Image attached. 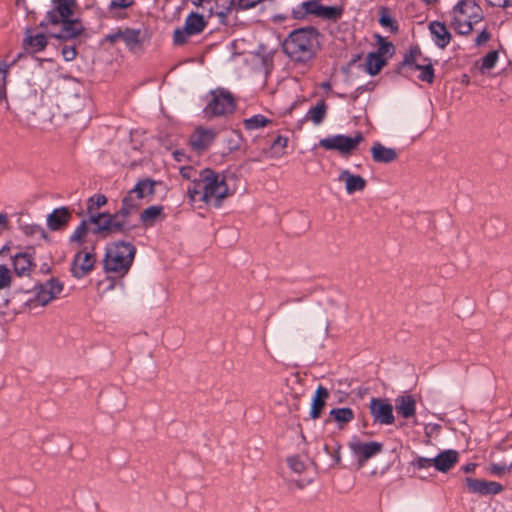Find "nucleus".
Listing matches in <instances>:
<instances>
[{"label":"nucleus","mask_w":512,"mask_h":512,"mask_svg":"<svg viewBox=\"0 0 512 512\" xmlns=\"http://www.w3.org/2000/svg\"><path fill=\"white\" fill-rule=\"evenodd\" d=\"M395 409L403 418L413 417L416 413V400L412 395H399L395 399Z\"/></svg>","instance_id":"20"},{"label":"nucleus","mask_w":512,"mask_h":512,"mask_svg":"<svg viewBox=\"0 0 512 512\" xmlns=\"http://www.w3.org/2000/svg\"><path fill=\"white\" fill-rule=\"evenodd\" d=\"M192 203L198 201L214 208H220L224 199V177L220 178L213 170L204 169L194 180L192 187L187 189Z\"/></svg>","instance_id":"1"},{"label":"nucleus","mask_w":512,"mask_h":512,"mask_svg":"<svg viewBox=\"0 0 512 512\" xmlns=\"http://www.w3.org/2000/svg\"><path fill=\"white\" fill-rule=\"evenodd\" d=\"M271 123H272V120L266 118L262 114L253 115L252 117L244 119V121H243L244 128L247 131H253V130L260 129V128H264L268 124H271Z\"/></svg>","instance_id":"32"},{"label":"nucleus","mask_w":512,"mask_h":512,"mask_svg":"<svg viewBox=\"0 0 512 512\" xmlns=\"http://www.w3.org/2000/svg\"><path fill=\"white\" fill-rule=\"evenodd\" d=\"M327 109L325 101L320 100L307 111L305 120L311 121L314 125H320L326 118Z\"/></svg>","instance_id":"27"},{"label":"nucleus","mask_w":512,"mask_h":512,"mask_svg":"<svg viewBox=\"0 0 512 512\" xmlns=\"http://www.w3.org/2000/svg\"><path fill=\"white\" fill-rule=\"evenodd\" d=\"M465 485L469 492L480 496L496 495L503 490V486L495 481H486L467 477Z\"/></svg>","instance_id":"14"},{"label":"nucleus","mask_w":512,"mask_h":512,"mask_svg":"<svg viewBox=\"0 0 512 512\" xmlns=\"http://www.w3.org/2000/svg\"><path fill=\"white\" fill-rule=\"evenodd\" d=\"M363 139L361 132H356L353 137L337 134L320 139L319 146L325 150L338 151L346 155L355 150Z\"/></svg>","instance_id":"5"},{"label":"nucleus","mask_w":512,"mask_h":512,"mask_svg":"<svg viewBox=\"0 0 512 512\" xmlns=\"http://www.w3.org/2000/svg\"><path fill=\"white\" fill-rule=\"evenodd\" d=\"M243 144V138L241 134L234 129L226 130V148L229 151L239 149Z\"/></svg>","instance_id":"34"},{"label":"nucleus","mask_w":512,"mask_h":512,"mask_svg":"<svg viewBox=\"0 0 512 512\" xmlns=\"http://www.w3.org/2000/svg\"><path fill=\"white\" fill-rule=\"evenodd\" d=\"M53 9L47 14V23L52 25H58L61 20L70 18L76 8V0H52ZM44 26V23H42Z\"/></svg>","instance_id":"12"},{"label":"nucleus","mask_w":512,"mask_h":512,"mask_svg":"<svg viewBox=\"0 0 512 512\" xmlns=\"http://www.w3.org/2000/svg\"><path fill=\"white\" fill-rule=\"evenodd\" d=\"M319 48V32L314 27L292 31L283 43L284 53L294 62L307 63Z\"/></svg>","instance_id":"2"},{"label":"nucleus","mask_w":512,"mask_h":512,"mask_svg":"<svg viewBox=\"0 0 512 512\" xmlns=\"http://www.w3.org/2000/svg\"><path fill=\"white\" fill-rule=\"evenodd\" d=\"M62 55L66 61H72L76 57V50L74 47H64Z\"/></svg>","instance_id":"51"},{"label":"nucleus","mask_w":512,"mask_h":512,"mask_svg":"<svg viewBox=\"0 0 512 512\" xmlns=\"http://www.w3.org/2000/svg\"><path fill=\"white\" fill-rule=\"evenodd\" d=\"M173 155H174L175 159L179 162L183 161V158L185 157V154L181 151H175L173 153Z\"/></svg>","instance_id":"62"},{"label":"nucleus","mask_w":512,"mask_h":512,"mask_svg":"<svg viewBox=\"0 0 512 512\" xmlns=\"http://www.w3.org/2000/svg\"><path fill=\"white\" fill-rule=\"evenodd\" d=\"M192 172H193V170L189 167H183L180 169V173H181L182 177H184L186 179L191 178Z\"/></svg>","instance_id":"58"},{"label":"nucleus","mask_w":512,"mask_h":512,"mask_svg":"<svg viewBox=\"0 0 512 512\" xmlns=\"http://www.w3.org/2000/svg\"><path fill=\"white\" fill-rule=\"evenodd\" d=\"M415 68L417 70L421 71V73L418 76L420 80L427 82V83L433 82L434 69H433V66L431 63L425 64V65L416 64Z\"/></svg>","instance_id":"39"},{"label":"nucleus","mask_w":512,"mask_h":512,"mask_svg":"<svg viewBox=\"0 0 512 512\" xmlns=\"http://www.w3.org/2000/svg\"><path fill=\"white\" fill-rule=\"evenodd\" d=\"M154 186L155 182L150 179H143L139 181L123 200L127 212L137 206L135 198L144 199L152 196L154 194Z\"/></svg>","instance_id":"13"},{"label":"nucleus","mask_w":512,"mask_h":512,"mask_svg":"<svg viewBox=\"0 0 512 512\" xmlns=\"http://www.w3.org/2000/svg\"><path fill=\"white\" fill-rule=\"evenodd\" d=\"M420 55L421 51L418 47L411 48L409 54L405 55L404 57V63L407 65L416 66V64H419L418 58L420 57Z\"/></svg>","instance_id":"45"},{"label":"nucleus","mask_w":512,"mask_h":512,"mask_svg":"<svg viewBox=\"0 0 512 512\" xmlns=\"http://www.w3.org/2000/svg\"><path fill=\"white\" fill-rule=\"evenodd\" d=\"M243 44H244L243 40H240V41L235 40L231 43V45H230V50L232 53L231 61L239 60V62H241V63H247V56L245 55V53L237 52L239 45H243Z\"/></svg>","instance_id":"42"},{"label":"nucleus","mask_w":512,"mask_h":512,"mask_svg":"<svg viewBox=\"0 0 512 512\" xmlns=\"http://www.w3.org/2000/svg\"><path fill=\"white\" fill-rule=\"evenodd\" d=\"M287 138L286 137H283V136H278L273 144H272V147L273 148H280V149H284L286 146H287Z\"/></svg>","instance_id":"54"},{"label":"nucleus","mask_w":512,"mask_h":512,"mask_svg":"<svg viewBox=\"0 0 512 512\" xmlns=\"http://www.w3.org/2000/svg\"><path fill=\"white\" fill-rule=\"evenodd\" d=\"M24 45L27 51L36 53L43 50L47 45V40L45 35L36 34V35H28L24 39Z\"/></svg>","instance_id":"31"},{"label":"nucleus","mask_w":512,"mask_h":512,"mask_svg":"<svg viewBox=\"0 0 512 512\" xmlns=\"http://www.w3.org/2000/svg\"><path fill=\"white\" fill-rule=\"evenodd\" d=\"M213 139V131L199 128L191 135L190 143L194 149L203 150L213 141Z\"/></svg>","instance_id":"25"},{"label":"nucleus","mask_w":512,"mask_h":512,"mask_svg":"<svg viewBox=\"0 0 512 512\" xmlns=\"http://www.w3.org/2000/svg\"><path fill=\"white\" fill-rule=\"evenodd\" d=\"M338 181L345 183V189L349 195L364 190L366 186V180L362 176L354 175L348 170H343L340 173Z\"/></svg>","instance_id":"19"},{"label":"nucleus","mask_w":512,"mask_h":512,"mask_svg":"<svg viewBox=\"0 0 512 512\" xmlns=\"http://www.w3.org/2000/svg\"><path fill=\"white\" fill-rule=\"evenodd\" d=\"M134 3V0H110L108 5V11L113 16H120L121 12Z\"/></svg>","instance_id":"36"},{"label":"nucleus","mask_w":512,"mask_h":512,"mask_svg":"<svg viewBox=\"0 0 512 512\" xmlns=\"http://www.w3.org/2000/svg\"><path fill=\"white\" fill-rule=\"evenodd\" d=\"M96 262L95 254L85 249H79L74 256L71 273L74 277L80 279L88 275L94 268Z\"/></svg>","instance_id":"9"},{"label":"nucleus","mask_w":512,"mask_h":512,"mask_svg":"<svg viewBox=\"0 0 512 512\" xmlns=\"http://www.w3.org/2000/svg\"><path fill=\"white\" fill-rule=\"evenodd\" d=\"M11 282V272L4 266L0 265V289L6 288Z\"/></svg>","instance_id":"46"},{"label":"nucleus","mask_w":512,"mask_h":512,"mask_svg":"<svg viewBox=\"0 0 512 512\" xmlns=\"http://www.w3.org/2000/svg\"><path fill=\"white\" fill-rule=\"evenodd\" d=\"M450 26L459 35H468L484 19L482 8L474 0H460L449 12Z\"/></svg>","instance_id":"3"},{"label":"nucleus","mask_w":512,"mask_h":512,"mask_svg":"<svg viewBox=\"0 0 512 512\" xmlns=\"http://www.w3.org/2000/svg\"><path fill=\"white\" fill-rule=\"evenodd\" d=\"M458 460L459 453L456 450L448 449L434 457V467L437 471L446 473L455 466Z\"/></svg>","instance_id":"16"},{"label":"nucleus","mask_w":512,"mask_h":512,"mask_svg":"<svg viewBox=\"0 0 512 512\" xmlns=\"http://www.w3.org/2000/svg\"><path fill=\"white\" fill-rule=\"evenodd\" d=\"M386 64V58L380 54L369 53L365 59L366 71L369 75H377Z\"/></svg>","instance_id":"29"},{"label":"nucleus","mask_w":512,"mask_h":512,"mask_svg":"<svg viewBox=\"0 0 512 512\" xmlns=\"http://www.w3.org/2000/svg\"><path fill=\"white\" fill-rule=\"evenodd\" d=\"M59 24L62 25L61 32L53 33L51 36L60 40L73 39L83 31V26L78 20H69V18H67L65 20H61Z\"/></svg>","instance_id":"18"},{"label":"nucleus","mask_w":512,"mask_h":512,"mask_svg":"<svg viewBox=\"0 0 512 512\" xmlns=\"http://www.w3.org/2000/svg\"><path fill=\"white\" fill-rule=\"evenodd\" d=\"M236 110L235 99L233 95L226 91V114L233 113Z\"/></svg>","instance_id":"49"},{"label":"nucleus","mask_w":512,"mask_h":512,"mask_svg":"<svg viewBox=\"0 0 512 512\" xmlns=\"http://www.w3.org/2000/svg\"><path fill=\"white\" fill-rule=\"evenodd\" d=\"M341 15V8L335 6H324L321 4L318 17L325 20H337Z\"/></svg>","instance_id":"37"},{"label":"nucleus","mask_w":512,"mask_h":512,"mask_svg":"<svg viewBox=\"0 0 512 512\" xmlns=\"http://www.w3.org/2000/svg\"><path fill=\"white\" fill-rule=\"evenodd\" d=\"M7 222V216L4 214H0V228H6Z\"/></svg>","instance_id":"61"},{"label":"nucleus","mask_w":512,"mask_h":512,"mask_svg":"<svg viewBox=\"0 0 512 512\" xmlns=\"http://www.w3.org/2000/svg\"><path fill=\"white\" fill-rule=\"evenodd\" d=\"M121 40L130 48H135L139 44V32L131 29L121 31Z\"/></svg>","instance_id":"38"},{"label":"nucleus","mask_w":512,"mask_h":512,"mask_svg":"<svg viewBox=\"0 0 512 512\" xmlns=\"http://www.w3.org/2000/svg\"><path fill=\"white\" fill-rule=\"evenodd\" d=\"M9 69H10V64H8L6 62H0V73L3 74L4 79L6 78Z\"/></svg>","instance_id":"57"},{"label":"nucleus","mask_w":512,"mask_h":512,"mask_svg":"<svg viewBox=\"0 0 512 512\" xmlns=\"http://www.w3.org/2000/svg\"><path fill=\"white\" fill-rule=\"evenodd\" d=\"M349 448L357 459L359 466L362 467L369 459L382 452L383 444L376 441L362 442L354 438L349 443Z\"/></svg>","instance_id":"7"},{"label":"nucleus","mask_w":512,"mask_h":512,"mask_svg":"<svg viewBox=\"0 0 512 512\" xmlns=\"http://www.w3.org/2000/svg\"><path fill=\"white\" fill-rule=\"evenodd\" d=\"M88 235V227L85 222H82L70 236V242L80 249L81 246L86 243Z\"/></svg>","instance_id":"33"},{"label":"nucleus","mask_w":512,"mask_h":512,"mask_svg":"<svg viewBox=\"0 0 512 512\" xmlns=\"http://www.w3.org/2000/svg\"><path fill=\"white\" fill-rule=\"evenodd\" d=\"M207 105L204 112L207 116L212 117L221 115L224 112V91L217 89L212 91L207 97Z\"/></svg>","instance_id":"17"},{"label":"nucleus","mask_w":512,"mask_h":512,"mask_svg":"<svg viewBox=\"0 0 512 512\" xmlns=\"http://www.w3.org/2000/svg\"><path fill=\"white\" fill-rule=\"evenodd\" d=\"M491 35L490 33L487 31V29H483L480 34L476 37L475 39V44L477 46H481L483 45L484 43H486L489 39H490Z\"/></svg>","instance_id":"50"},{"label":"nucleus","mask_w":512,"mask_h":512,"mask_svg":"<svg viewBox=\"0 0 512 512\" xmlns=\"http://www.w3.org/2000/svg\"><path fill=\"white\" fill-rule=\"evenodd\" d=\"M329 397V391L326 387L319 385L312 398L310 417L312 419H318L322 413L323 408L326 405V401Z\"/></svg>","instance_id":"22"},{"label":"nucleus","mask_w":512,"mask_h":512,"mask_svg":"<svg viewBox=\"0 0 512 512\" xmlns=\"http://www.w3.org/2000/svg\"><path fill=\"white\" fill-rule=\"evenodd\" d=\"M497 61H498V52L495 50L490 51L482 58L481 70H490V69L494 68Z\"/></svg>","instance_id":"41"},{"label":"nucleus","mask_w":512,"mask_h":512,"mask_svg":"<svg viewBox=\"0 0 512 512\" xmlns=\"http://www.w3.org/2000/svg\"><path fill=\"white\" fill-rule=\"evenodd\" d=\"M332 456L334 458L335 463H339L341 461V454H340V446L339 445L336 446Z\"/></svg>","instance_id":"60"},{"label":"nucleus","mask_w":512,"mask_h":512,"mask_svg":"<svg viewBox=\"0 0 512 512\" xmlns=\"http://www.w3.org/2000/svg\"><path fill=\"white\" fill-rule=\"evenodd\" d=\"M106 41L110 42V43H115L119 40H121V31H117L115 33H112V34H109L106 36Z\"/></svg>","instance_id":"55"},{"label":"nucleus","mask_w":512,"mask_h":512,"mask_svg":"<svg viewBox=\"0 0 512 512\" xmlns=\"http://www.w3.org/2000/svg\"><path fill=\"white\" fill-rule=\"evenodd\" d=\"M90 222L96 226L94 232L103 236L121 232L123 229V223L118 220V217L109 213L92 215Z\"/></svg>","instance_id":"11"},{"label":"nucleus","mask_w":512,"mask_h":512,"mask_svg":"<svg viewBox=\"0 0 512 512\" xmlns=\"http://www.w3.org/2000/svg\"><path fill=\"white\" fill-rule=\"evenodd\" d=\"M62 291V282L57 279H49L35 287V297L32 303L36 306H46L56 299Z\"/></svg>","instance_id":"6"},{"label":"nucleus","mask_w":512,"mask_h":512,"mask_svg":"<svg viewBox=\"0 0 512 512\" xmlns=\"http://www.w3.org/2000/svg\"><path fill=\"white\" fill-rule=\"evenodd\" d=\"M135 256V248L129 242H114L108 246L104 260L105 270L118 276L125 275Z\"/></svg>","instance_id":"4"},{"label":"nucleus","mask_w":512,"mask_h":512,"mask_svg":"<svg viewBox=\"0 0 512 512\" xmlns=\"http://www.w3.org/2000/svg\"><path fill=\"white\" fill-rule=\"evenodd\" d=\"M13 265L17 275H27L32 269V259L29 254H17L13 259Z\"/></svg>","instance_id":"30"},{"label":"nucleus","mask_w":512,"mask_h":512,"mask_svg":"<svg viewBox=\"0 0 512 512\" xmlns=\"http://www.w3.org/2000/svg\"><path fill=\"white\" fill-rule=\"evenodd\" d=\"M240 184L241 179L238 178L235 174L228 175L226 173V197H228L231 194H234L238 190Z\"/></svg>","instance_id":"40"},{"label":"nucleus","mask_w":512,"mask_h":512,"mask_svg":"<svg viewBox=\"0 0 512 512\" xmlns=\"http://www.w3.org/2000/svg\"><path fill=\"white\" fill-rule=\"evenodd\" d=\"M411 465L417 469H428L430 467H434V457L427 458L422 456H417L412 462Z\"/></svg>","instance_id":"43"},{"label":"nucleus","mask_w":512,"mask_h":512,"mask_svg":"<svg viewBox=\"0 0 512 512\" xmlns=\"http://www.w3.org/2000/svg\"><path fill=\"white\" fill-rule=\"evenodd\" d=\"M476 466L477 465L475 463H468L466 465H463L461 469L465 473H473L476 469Z\"/></svg>","instance_id":"56"},{"label":"nucleus","mask_w":512,"mask_h":512,"mask_svg":"<svg viewBox=\"0 0 512 512\" xmlns=\"http://www.w3.org/2000/svg\"><path fill=\"white\" fill-rule=\"evenodd\" d=\"M329 416L340 428L355 417L354 411L349 407L334 408L329 412Z\"/></svg>","instance_id":"28"},{"label":"nucleus","mask_w":512,"mask_h":512,"mask_svg":"<svg viewBox=\"0 0 512 512\" xmlns=\"http://www.w3.org/2000/svg\"><path fill=\"white\" fill-rule=\"evenodd\" d=\"M321 3L318 0H309L300 3L292 9V16L294 19H304L307 15L318 17Z\"/></svg>","instance_id":"24"},{"label":"nucleus","mask_w":512,"mask_h":512,"mask_svg":"<svg viewBox=\"0 0 512 512\" xmlns=\"http://www.w3.org/2000/svg\"><path fill=\"white\" fill-rule=\"evenodd\" d=\"M71 214L65 207L57 208L47 217V225L53 230H59L69 222Z\"/></svg>","instance_id":"23"},{"label":"nucleus","mask_w":512,"mask_h":512,"mask_svg":"<svg viewBox=\"0 0 512 512\" xmlns=\"http://www.w3.org/2000/svg\"><path fill=\"white\" fill-rule=\"evenodd\" d=\"M380 23L382 26H385V27H388V26H391L393 21L390 17H387V16H382L380 18Z\"/></svg>","instance_id":"59"},{"label":"nucleus","mask_w":512,"mask_h":512,"mask_svg":"<svg viewBox=\"0 0 512 512\" xmlns=\"http://www.w3.org/2000/svg\"><path fill=\"white\" fill-rule=\"evenodd\" d=\"M107 203V198L103 194H96L88 199L87 202V211L90 215H97L96 212L98 209H100L102 206H104Z\"/></svg>","instance_id":"35"},{"label":"nucleus","mask_w":512,"mask_h":512,"mask_svg":"<svg viewBox=\"0 0 512 512\" xmlns=\"http://www.w3.org/2000/svg\"><path fill=\"white\" fill-rule=\"evenodd\" d=\"M363 90V87H358L355 91V94L353 95V98L356 99L358 97V94L361 93Z\"/></svg>","instance_id":"64"},{"label":"nucleus","mask_w":512,"mask_h":512,"mask_svg":"<svg viewBox=\"0 0 512 512\" xmlns=\"http://www.w3.org/2000/svg\"><path fill=\"white\" fill-rule=\"evenodd\" d=\"M261 0H238V6L241 9H249L260 3Z\"/></svg>","instance_id":"53"},{"label":"nucleus","mask_w":512,"mask_h":512,"mask_svg":"<svg viewBox=\"0 0 512 512\" xmlns=\"http://www.w3.org/2000/svg\"><path fill=\"white\" fill-rule=\"evenodd\" d=\"M371 154L376 163H391L398 158V153L394 148H389L376 142L371 147Z\"/></svg>","instance_id":"21"},{"label":"nucleus","mask_w":512,"mask_h":512,"mask_svg":"<svg viewBox=\"0 0 512 512\" xmlns=\"http://www.w3.org/2000/svg\"><path fill=\"white\" fill-rule=\"evenodd\" d=\"M369 411L374 423L379 425H392L395 422L393 406L387 399L371 398Z\"/></svg>","instance_id":"8"},{"label":"nucleus","mask_w":512,"mask_h":512,"mask_svg":"<svg viewBox=\"0 0 512 512\" xmlns=\"http://www.w3.org/2000/svg\"><path fill=\"white\" fill-rule=\"evenodd\" d=\"M288 466L296 473H302L305 469V464L297 456H292L287 459Z\"/></svg>","instance_id":"44"},{"label":"nucleus","mask_w":512,"mask_h":512,"mask_svg":"<svg viewBox=\"0 0 512 512\" xmlns=\"http://www.w3.org/2000/svg\"><path fill=\"white\" fill-rule=\"evenodd\" d=\"M320 87L325 90V91H330L331 90V83L329 81H326V82H322Z\"/></svg>","instance_id":"63"},{"label":"nucleus","mask_w":512,"mask_h":512,"mask_svg":"<svg viewBox=\"0 0 512 512\" xmlns=\"http://www.w3.org/2000/svg\"><path fill=\"white\" fill-rule=\"evenodd\" d=\"M205 27L203 17L197 13H191L185 20L184 27L174 32V42L178 45L186 43L188 37L199 34Z\"/></svg>","instance_id":"10"},{"label":"nucleus","mask_w":512,"mask_h":512,"mask_svg":"<svg viewBox=\"0 0 512 512\" xmlns=\"http://www.w3.org/2000/svg\"><path fill=\"white\" fill-rule=\"evenodd\" d=\"M491 6L506 8L512 6V0H488Z\"/></svg>","instance_id":"52"},{"label":"nucleus","mask_w":512,"mask_h":512,"mask_svg":"<svg viewBox=\"0 0 512 512\" xmlns=\"http://www.w3.org/2000/svg\"><path fill=\"white\" fill-rule=\"evenodd\" d=\"M163 218V207L159 205L146 208L140 215V221L145 227L153 226L156 222L161 221Z\"/></svg>","instance_id":"26"},{"label":"nucleus","mask_w":512,"mask_h":512,"mask_svg":"<svg viewBox=\"0 0 512 512\" xmlns=\"http://www.w3.org/2000/svg\"><path fill=\"white\" fill-rule=\"evenodd\" d=\"M428 29L436 47L445 49L450 44L452 34L443 22L431 21L428 25Z\"/></svg>","instance_id":"15"},{"label":"nucleus","mask_w":512,"mask_h":512,"mask_svg":"<svg viewBox=\"0 0 512 512\" xmlns=\"http://www.w3.org/2000/svg\"><path fill=\"white\" fill-rule=\"evenodd\" d=\"M394 50V46L389 42H382L376 52L374 54H380L382 57H385L386 54L392 55Z\"/></svg>","instance_id":"48"},{"label":"nucleus","mask_w":512,"mask_h":512,"mask_svg":"<svg viewBox=\"0 0 512 512\" xmlns=\"http://www.w3.org/2000/svg\"><path fill=\"white\" fill-rule=\"evenodd\" d=\"M510 471V467L506 464L493 463L489 466V472L495 476H502Z\"/></svg>","instance_id":"47"}]
</instances>
